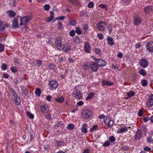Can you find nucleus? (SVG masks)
Returning a JSON list of instances; mask_svg holds the SVG:
<instances>
[{
    "label": "nucleus",
    "instance_id": "28",
    "mask_svg": "<svg viewBox=\"0 0 153 153\" xmlns=\"http://www.w3.org/2000/svg\"><path fill=\"white\" fill-rule=\"evenodd\" d=\"M64 100V98L62 97H59L55 98V100L58 102L62 103L63 102Z\"/></svg>",
    "mask_w": 153,
    "mask_h": 153
},
{
    "label": "nucleus",
    "instance_id": "3",
    "mask_svg": "<svg viewBox=\"0 0 153 153\" xmlns=\"http://www.w3.org/2000/svg\"><path fill=\"white\" fill-rule=\"evenodd\" d=\"M55 45L58 50L61 51L62 49V39L59 36L57 37L55 40Z\"/></svg>",
    "mask_w": 153,
    "mask_h": 153
},
{
    "label": "nucleus",
    "instance_id": "57",
    "mask_svg": "<svg viewBox=\"0 0 153 153\" xmlns=\"http://www.w3.org/2000/svg\"><path fill=\"white\" fill-rule=\"evenodd\" d=\"M4 50V46L3 45L0 44V52H2Z\"/></svg>",
    "mask_w": 153,
    "mask_h": 153
},
{
    "label": "nucleus",
    "instance_id": "10",
    "mask_svg": "<svg viewBox=\"0 0 153 153\" xmlns=\"http://www.w3.org/2000/svg\"><path fill=\"white\" fill-rule=\"evenodd\" d=\"M84 49L85 52L89 53L91 51V47L88 42H85L84 45Z\"/></svg>",
    "mask_w": 153,
    "mask_h": 153
},
{
    "label": "nucleus",
    "instance_id": "64",
    "mask_svg": "<svg viewBox=\"0 0 153 153\" xmlns=\"http://www.w3.org/2000/svg\"><path fill=\"white\" fill-rule=\"evenodd\" d=\"M123 56V55L121 53H119L117 55V57L118 58H122Z\"/></svg>",
    "mask_w": 153,
    "mask_h": 153
},
{
    "label": "nucleus",
    "instance_id": "8",
    "mask_svg": "<svg viewBox=\"0 0 153 153\" xmlns=\"http://www.w3.org/2000/svg\"><path fill=\"white\" fill-rule=\"evenodd\" d=\"M104 123L108 127H111L114 123V121L110 119L106 118L104 119Z\"/></svg>",
    "mask_w": 153,
    "mask_h": 153
},
{
    "label": "nucleus",
    "instance_id": "60",
    "mask_svg": "<svg viewBox=\"0 0 153 153\" xmlns=\"http://www.w3.org/2000/svg\"><path fill=\"white\" fill-rule=\"evenodd\" d=\"M60 125V123L59 122H58L55 125L54 127L55 128H56V127H59Z\"/></svg>",
    "mask_w": 153,
    "mask_h": 153
},
{
    "label": "nucleus",
    "instance_id": "12",
    "mask_svg": "<svg viewBox=\"0 0 153 153\" xmlns=\"http://www.w3.org/2000/svg\"><path fill=\"white\" fill-rule=\"evenodd\" d=\"M62 49L64 52L67 53L71 50V47L68 43L66 42L64 44L63 47L62 48Z\"/></svg>",
    "mask_w": 153,
    "mask_h": 153
},
{
    "label": "nucleus",
    "instance_id": "25",
    "mask_svg": "<svg viewBox=\"0 0 153 153\" xmlns=\"http://www.w3.org/2000/svg\"><path fill=\"white\" fill-rule=\"evenodd\" d=\"M102 83L104 85H106L108 86H111L113 85V82L106 80H103L102 81Z\"/></svg>",
    "mask_w": 153,
    "mask_h": 153
},
{
    "label": "nucleus",
    "instance_id": "16",
    "mask_svg": "<svg viewBox=\"0 0 153 153\" xmlns=\"http://www.w3.org/2000/svg\"><path fill=\"white\" fill-rule=\"evenodd\" d=\"M140 65L143 68H146L148 65V61L146 59H142L140 61Z\"/></svg>",
    "mask_w": 153,
    "mask_h": 153
},
{
    "label": "nucleus",
    "instance_id": "51",
    "mask_svg": "<svg viewBox=\"0 0 153 153\" xmlns=\"http://www.w3.org/2000/svg\"><path fill=\"white\" fill-rule=\"evenodd\" d=\"M58 28L60 29H62L63 28L62 24L61 22H59L58 23Z\"/></svg>",
    "mask_w": 153,
    "mask_h": 153
},
{
    "label": "nucleus",
    "instance_id": "56",
    "mask_svg": "<svg viewBox=\"0 0 153 153\" xmlns=\"http://www.w3.org/2000/svg\"><path fill=\"white\" fill-rule=\"evenodd\" d=\"M69 23L71 25L74 26L76 24V22L74 20H72L70 21Z\"/></svg>",
    "mask_w": 153,
    "mask_h": 153
},
{
    "label": "nucleus",
    "instance_id": "5",
    "mask_svg": "<svg viewBox=\"0 0 153 153\" xmlns=\"http://www.w3.org/2000/svg\"><path fill=\"white\" fill-rule=\"evenodd\" d=\"M49 87L51 90H54L57 88L58 84V82L56 80H52L49 82Z\"/></svg>",
    "mask_w": 153,
    "mask_h": 153
},
{
    "label": "nucleus",
    "instance_id": "40",
    "mask_svg": "<svg viewBox=\"0 0 153 153\" xmlns=\"http://www.w3.org/2000/svg\"><path fill=\"white\" fill-rule=\"evenodd\" d=\"M141 84L143 86H146L147 85V83L146 80H143L141 81Z\"/></svg>",
    "mask_w": 153,
    "mask_h": 153
},
{
    "label": "nucleus",
    "instance_id": "61",
    "mask_svg": "<svg viewBox=\"0 0 153 153\" xmlns=\"http://www.w3.org/2000/svg\"><path fill=\"white\" fill-rule=\"evenodd\" d=\"M51 96L50 95L48 96L46 98V99L48 101L50 102L51 101Z\"/></svg>",
    "mask_w": 153,
    "mask_h": 153
},
{
    "label": "nucleus",
    "instance_id": "30",
    "mask_svg": "<svg viewBox=\"0 0 153 153\" xmlns=\"http://www.w3.org/2000/svg\"><path fill=\"white\" fill-rule=\"evenodd\" d=\"M71 3L76 5H79L80 2L77 0H68Z\"/></svg>",
    "mask_w": 153,
    "mask_h": 153
},
{
    "label": "nucleus",
    "instance_id": "54",
    "mask_svg": "<svg viewBox=\"0 0 153 153\" xmlns=\"http://www.w3.org/2000/svg\"><path fill=\"white\" fill-rule=\"evenodd\" d=\"M70 35L72 37L74 36L75 34V32L74 30H72L70 32Z\"/></svg>",
    "mask_w": 153,
    "mask_h": 153
},
{
    "label": "nucleus",
    "instance_id": "9",
    "mask_svg": "<svg viewBox=\"0 0 153 153\" xmlns=\"http://www.w3.org/2000/svg\"><path fill=\"white\" fill-rule=\"evenodd\" d=\"M89 67L93 71H96L98 70V65L94 62H92L90 63Z\"/></svg>",
    "mask_w": 153,
    "mask_h": 153
},
{
    "label": "nucleus",
    "instance_id": "26",
    "mask_svg": "<svg viewBox=\"0 0 153 153\" xmlns=\"http://www.w3.org/2000/svg\"><path fill=\"white\" fill-rule=\"evenodd\" d=\"M50 16L48 18L47 20V21L48 22H50L53 19V16L54 15V13L53 11H51L50 12Z\"/></svg>",
    "mask_w": 153,
    "mask_h": 153
},
{
    "label": "nucleus",
    "instance_id": "47",
    "mask_svg": "<svg viewBox=\"0 0 153 153\" xmlns=\"http://www.w3.org/2000/svg\"><path fill=\"white\" fill-rule=\"evenodd\" d=\"M99 7H100L102 9L105 8V9L106 10H107V8L106 5L104 4H100L99 6Z\"/></svg>",
    "mask_w": 153,
    "mask_h": 153
},
{
    "label": "nucleus",
    "instance_id": "46",
    "mask_svg": "<svg viewBox=\"0 0 153 153\" xmlns=\"http://www.w3.org/2000/svg\"><path fill=\"white\" fill-rule=\"evenodd\" d=\"M65 16H61L56 18V20H63L65 19Z\"/></svg>",
    "mask_w": 153,
    "mask_h": 153
},
{
    "label": "nucleus",
    "instance_id": "7",
    "mask_svg": "<svg viewBox=\"0 0 153 153\" xmlns=\"http://www.w3.org/2000/svg\"><path fill=\"white\" fill-rule=\"evenodd\" d=\"M92 114V112L88 109H85L82 112V117L84 118L89 117Z\"/></svg>",
    "mask_w": 153,
    "mask_h": 153
},
{
    "label": "nucleus",
    "instance_id": "18",
    "mask_svg": "<svg viewBox=\"0 0 153 153\" xmlns=\"http://www.w3.org/2000/svg\"><path fill=\"white\" fill-rule=\"evenodd\" d=\"M134 25H138L141 22V19L139 17H135L134 19Z\"/></svg>",
    "mask_w": 153,
    "mask_h": 153
},
{
    "label": "nucleus",
    "instance_id": "23",
    "mask_svg": "<svg viewBox=\"0 0 153 153\" xmlns=\"http://www.w3.org/2000/svg\"><path fill=\"white\" fill-rule=\"evenodd\" d=\"M42 63V61L38 59L34 61L33 62L34 65L38 67H39L41 66Z\"/></svg>",
    "mask_w": 153,
    "mask_h": 153
},
{
    "label": "nucleus",
    "instance_id": "22",
    "mask_svg": "<svg viewBox=\"0 0 153 153\" xmlns=\"http://www.w3.org/2000/svg\"><path fill=\"white\" fill-rule=\"evenodd\" d=\"M88 126L87 124L86 123H85L83 124L82 126V127L81 128V130L83 133H86L87 132V127Z\"/></svg>",
    "mask_w": 153,
    "mask_h": 153
},
{
    "label": "nucleus",
    "instance_id": "14",
    "mask_svg": "<svg viewBox=\"0 0 153 153\" xmlns=\"http://www.w3.org/2000/svg\"><path fill=\"white\" fill-rule=\"evenodd\" d=\"M147 50L149 52H153V42L151 41L148 42L146 45Z\"/></svg>",
    "mask_w": 153,
    "mask_h": 153
},
{
    "label": "nucleus",
    "instance_id": "58",
    "mask_svg": "<svg viewBox=\"0 0 153 153\" xmlns=\"http://www.w3.org/2000/svg\"><path fill=\"white\" fill-rule=\"evenodd\" d=\"M97 36L100 39H102L103 38V36L102 34H99L97 35Z\"/></svg>",
    "mask_w": 153,
    "mask_h": 153
},
{
    "label": "nucleus",
    "instance_id": "11",
    "mask_svg": "<svg viewBox=\"0 0 153 153\" xmlns=\"http://www.w3.org/2000/svg\"><path fill=\"white\" fill-rule=\"evenodd\" d=\"M147 106L149 108L151 107L153 105V94L149 96L146 103Z\"/></svg>",
    "mask_w": 153,
    "mask_h": 153
},
{
    "label": "nucleus",
    "instance_id": "15",
    "mask_svg": "<svg viewBox=\"0 0 153 153\" xmlns=\"http://www.w3.org/2000/svg\"><path fill=\"white\" fill-rule=\"evenodd\" d=\"M142 136V134L140 130L139 129L137 130L136 134L134 136V139L138 140L140 139Z\"/></svg>",
    "mask_w": 153,
    "mask_h": 153
},
{
    "label": "nucleus",
    "instance_id": "44",
    "mask_svg": "<svg viewBox=\"0 0 153 153\" xmlns=\"http://www.w3.org/2000/svg\"><path fill=\"white\" fill-rule=\"evenodd\" d=\"M97 126L96 125H95L92 126L90 129V131L92 132L94 130L97 129Z\"/></svg>",
    "mask_w": 153,
    "mask_h": 153
},
{
    "label": "nucleus",
    "instance_id": "33",
    "mask_svg": "<svg viewBox=\"0 0 153 153\" xmlns=\"http://www.w3.org/2000/svg\"><path fill=\"white\" fill-rule=\"evenodd\" d=\"M74 126L73 124L70 123L68 124L67 128L68 130H72L74 128Z\"/></svg>",
    "mask_w": 153,
    "mask_h": 153
},
{
    "label": "nucleus",
    "instance_id": "31",
    "mask_svg": "<svg viewBox=\"0 0 153 153\" xmlns=\"http://www.w3.org/2000/svg\"><path fill=\"white\" fill-rule=\"evenodd\" d=\"M73 40L74 42L76 43H79L80 42L79 38L77 36H76L75 37L73 38Z\"/></svg>",
    "mask_w": 153,
    "mask_h": 153
},
{
    "label": "nucleus",
    "instance_id": "50",
    "mask_svg": "<svg viewBox=\"0 0 153 153\" xmlns=\"http://www.w3.org/2000/svg\"><path fill=\"white\" fill-rule=\"evenodd\" d=\"M147 141L148 143H152L153 141V139L152 137H149L147 138Z\"/></svg>",
    "mask_w": 153,
    "mask_h": 153
},
{
    "label": "nucleus",
    "instance_id": "13",
    "mask_svg": "<svg viewBox=\"0 0 153 153\" xmlns=\"http://www.w3.org/2000/svg\"><path fill=\"white\" fill-rule=\"evenodd\" d=\"M128 127L126 126H123L119 128L117 131L118 134H122L126 133L128 131Z\"/></svg>",
    "mask_w": 153,
    "mask_h": 153
},
{
    "label": "nucleus",
    "instance_id": "49",
    "mask_svg": "<svg viewBox=\"0 0 153 153\" xmlns=\"http://www.w3.org/2000/svg\"><path fill=\"white\" fill-rule=\"evenodd\" d=\"M110 144V143L107 140L103 144V145L104 147H107L108 146H109Z\"/></svg>",
    "mask_w": 153,
    "mask_h": 153
},
{
    "label": "nucleus",
    "instance_id": "4",
    "mask_svg": "<svg viewBox=\"0 0 153 153\" xmlns=\"http://www.w3.org/2000/svg\"><path fill=\"white\" fill-rule=\"evenodd\" d=\"M21 22L20 25H26L28 22L31 20L30 17L27 16H25L22 18H20Z\"/></svg>",
    "mask_w": 153,
    "mask_h": 153
},
{
    "label": "nucleus",
    "instance_id": "2",
    "mask_svg": "<svg viewBox=\"0 0 153 153\" xmlns=\"http://www.w3.org/2000/svg\"><path fill=\"white\" fill-rule=\"evenodd\" d=\"M11 92L13 99L14 100L15 104L17 105H19L20 104L21 100L20 97L13 89H11Z\"/></svg>",
    "mask_w": 153,
    "mask_h": 153
},
{
    "label": "nucleus",
    "instance_id": "27",
    "mask_svg": "<svg viewBox=\"0 0 153 153\" xmlns=\"http://www.w3.org/2000/svg\"><path fill=\"white\" fill-rule=\"evenodd\" d=\"M7 13L8 15V16L10 17H13L15 15V12L12 10H9L7 12Z\"/></svg>",
    "mask_w": 153,
    "mask_h": 153
},
{
    "label": "nucleus",
    "instance_id": "34",
    "mask_svg": "<svg viewBox=\"0 0 153 153\" xmlns=\"http://www.w3.org/2000/svg\"><path fill=\"white\" fill-rule=\"evenodd\" d=\"M139 73L143 76H145L146 74V72L145 70L142 69L140 71Z\"/></svg>",
    "mask_w": 153,
    "mask_h": 153
},
{
    "label": "nucleus",
    "instance_id": "37",
    "mask_svg": "<svg viewBox=\"0 0 153 153\" xmlns=\"http://www.w3.org/2000/svg\"><path fill=\"white\" fill-rule=\"evenodd\" d=\"M95 52L97 55H100L101 53V50L99 48H95L94 49Z\"/></svg>",
    "mask_w": 153,
    "mask_h": 153
},
{
    "label": "nucleus",
    "instance_id": "17",
    "mask_svg": "<svg viewBox=\"0 0 153 153\" xmlns=\"http://www.w3.org/2000/svg\"><path fill=\"white\" fill-rule=\"evenodd\" d=\"M41 111L44 113H47L49 110V107L46 105H42L41 106Z\"/></svg>",
    "mask_w": 153,
    "mask_h": 153
},
{
    "label": "nucleus",
    "instance_id": "52",
    "mask_svg": "<svg viewBox=\"0 0 153 153\" xmlns=\"http://www.w3.org/2000/svg\"><path fill=\"white\" fill-rule=\"evenodd\" d=\"M109 140L111 142H113L115 141V139L114 136H111L109 138Z\"/></svg>",
    "mask_w": 153,
    "mask_h": 153
},
{
    "label": "nucleus",
    "instance_id": "21",
    "mask_svg": "<svg viewBox=\"0 0 153 153\" xmlns=\"http://www.w3.org/2000/svg\"><path fill=\"white\" fill-rule=\"evenodd\" d=\"M153 10L152 7L151 6H149L146 7L144 9V11L147 13H149L152 12Z\"/></svg>",
    "mask_w": 153,
    "mask_h": 153
},
{
    "label": "nucleus",
    "instance_id": "38",
    "mask_svg": "<svg viewBox=\"0 0 153 153\" xmlns=\"http://www.w3.org/2000/svg\"><path fill=\"white\" fill-rule=\"evenodd\" d=\"M49 68L51 70H55L56 69V67L53 64H50L49 65Z\"/></svg>",
    "mask_w": 153,
    "mask_h": 153
},
{
    "label": "nucleus",
    "instance_id": "55",
    "mask_svg": "<svg viewBox=\"0 0 153 153\" xmlns=\"http://www.w3.org/2000/svg\"><path fill=\"white\" fill-rule=\"evenodd\" d=\"M7 68V65L5 63L3 64V65L1 66V68L2 69L5 71L6 70Z\"/></svg>",
    "mask_w": 153,
    "mask_h": 153
},
{
    "label": "nucleus",
    "instance_id": "19",
    "mask_svg": "<svg viewBox=\"0 0 153 153\" xmlns=\"http://www.w3.org/2000/svg\"><path fill=\"white\" fill-rule=\"evenodd\" d=\"M19 25L18 19L17 18H15L12 22V27L14 28H18L19 27Z\"/></svg>",
    "mask_w": 153,
    "mask_h": 153
},
{
    "label": "nucleus",
    "instance_id": "6",
    "mask_svg": "<svg viewBox=\"0 0 153 153\" xmlns=\"http://www.w3.org/2000/svg\"><path fill=\"white\" fill-rule=\"evenodd\" d=\"M106 27V24L103 22H101L97 25V28L100 31L105 30Z\"/></svg>",
    "mask_w": 153,
    "mask_h": 153
},
{
    "label": "nucleus",
    "instance_id": "45",
    "mask_svg": "<svg viewBox=\"0 0 153 153\" xmlns=\"http://www.w3.org/2000/svg\"><path fill=\"white\" fill-rule=\"evenodd\" d=\"M144 151L149 152L151 150V148L147 146H145L143 148Z\"/></svg>",
    "mask_w": 153,
    "mask_h": 153
},
{
    "label": "nucleus",
    "instance_id": "59",
    "mask_svg": "<svg viewBox=\"0 0 153 153\" xmlns=\"http://www.w3.org/2000/svg\"><path fill=\"white\" fill-rule=\"evenodd\" d=\"M143 112L142 110L140 109L139 110V112L138 113V115L140 117H141L142 116Z\"/></svg>",
    "mask_w": 153,
    "mask_h": 153
},
{
    "label": "nucleus",
    "instance_id": "35",
    "mask_svg": "<svg viewBox=\"0 0 153 153\" xmlns=\"http://www.w3.org/2000/svg\"><path fill=\"white\" fill-rule=\"evenodd\" d=\"M26 114L29 118L31 119H33L34 118V116L33 114L31 113L28 111L26 112Z\"/></svg>",
    "mask_w": 153,
    "mask_h": 153
},
{
    "label": "nucleus",
    "instance_id": "20",
    "mask_svg": "<svg viewBox=\"0 0 153 153\" xmlns=\"http://www.w3.org/2000/svg\"><path fill=\"white\" fill-rule=\"evenodd\" d=\"M107 43L111 46H112L114 44L113 38L110 36L107 37Z\"/></svg>",
    "mask_w": 153,
    "mask_h": 153
},
{
    "label": "nucleus",
    "instance_id": "1",
    "mask_svg": "<svg viewBox=\"0 0 153 153\" xmlns=\"http://www.w3.org/2000/svg\"><path fill=\"white\" fill-rule=\"evenodd\" d=\"M79 86H76L72 92L73 96L78 99H81L83 97L82 93L79 89Z\"/></svg>",
    "mask_w": 153,
    "mask_h": 153
},
{
    "label": "nucleus",
    "instance_id": "48",
    "mask_svg": "<svg viewBox=\"0 0 153 153\" xmlns=\"http://www.w3.org/2000/svg\"><path fill=\"white\" fill-rule=\"evenodd\" d=\"M94 4L93 2H90L88 5L89 8H92L94 7Z\"/></svg>",
    "mask_w": 153,
    "mask_h": 153
},
{
    "label": "nucleus",
    "instance_id": "41",
    "mask_svg": "<svg viewBox=\"0 0 153 153\" xmlns=\"http://www.w3.org/2000/svg\"><path fill=\"white\" fill-rule=\"evenodd\" d=\"M89 67V66L86 64L82 66L83 69L85 71H87Z\"/></svg>",
    "mask_w": 153,
    "mask_h": 153
},
{
    "label": "nucleus",
    "instance_id": "32",
    "mask_svg": "<svg viewBox=\"0 0 153 153\" xmlns=\"http://www.w3.org/2000/svg\"><path fill=\"white\" fill-rule=\"evenodd\" d=\"M35 93L37 96L39 97L41 94V91L39 88H37L35 90Z\"/></svg>",
    "mask_w": 153,
    "mask_h": 153
},
{
    "label": "nucleus",
    "instance_id": "36",
    "mask_svg": "<svg viewBox=\"0 0 153 153\" xmlns=\"http://www.w3.org/2000/svg\"><path fill=\"white\" fill-rule=\"evenodd\" d=\"M94 95V92H92L90 93L88 96L86 97V100H89L92 98L93 97V96Z\"/></svg>",
    "mask_w": 153,
    "mask_h": 153
},
{
    "label": "nucleus",
    "instance_id": "62",
    "mask_svg": "<svg viewBox=\"0 0 153 153\" xmlns=\"http://www.w3.org/2000/svg\"><path fill=\"white\" fill-rule=\"evenodd\" d=\"M90 152V150L88 149H86L84 150L83 153H89Z\"/></svg>",
    "mask_w": 153,
    "mask_h": 153
},
{
    "label": "nucleus",
    "instance_id": "24",
    "mask_svg": "<svg viewBox=\"0 0 153 153\" xmlns=\"http://www.w3.org/2000/svg\"><path fill=\"white\" fill-rule=\"evenodd\" d=\"M97 63L98 66L100 67H104L106 65L105 62L101 59H99Z\"/></svg>",
    "mask_w": 153,
    "mask_h": 153
},
{
    "label": "nucleus",
    "instance_id": "29",
    "mask_svg": "<svg viewBox=\"0 0 153 153\" xmlns=\"http://www.w3.org/2000/svg\"><path fill=\"white\" fill-rule=\"evenodd\" d=\"M135 94V93L132 91H131L126 93L127 95L128 98L134 96Z\"/></svg>",
    "mask_w": 153,
    "mask_h": 153
},
{
    "label": "nucleus",
    "instance_id": "42",
    "mask_svg": "<svg viewBox=\"0 0 153 153\" xmlns=\"http://www.w3.org/2000/svg\"><path fill=\"white\" fill-rule=\"evenodd\" d=\"M50 8V6L49 4H46L44 6V9L45 10H48Z\"/></svg>",
    "mask_w": 153,
    "mask_h": 153
},
{
    "label": "nucleus",
    "instance_id": "53",
    "mask_svg": "<svg viewBox=\"0 0 153 153\" xmlns=\"http://www.w3.org/2000/svg\"><path fill=\"white\" fill-rule=\"evenodd\" d=\"M10 70L13 73L16 72L17 71L16 68V67H11L10 68Z\"/></svg>",
    "mask_w": 153,
    "mask_h": 153
},
{
    "label": "nucleus",
    "instance_id": "63",
    "mask_svg": "<svg viewBox=\"0 0 153 153\" xmlns=\"http://www.w3.org/2000/svg\"><path fill=\"white\" fill-rule=\"evenodd\" d=\"M9 75L7 74L4 73L3 75V77L5 78H8Z\"/></svg>",
    "mask_w": 153,
    "mask_h": 153
},
{
    "label": "nucleus",
    "instance_id": "39",
    "mask_svg": "<svg viewBox=\"0 0 153 153\" xmlns=\"http://www.w3.org/2000/svg\"><path fill=\"white\" fill-rule=\"evenodd\" d=\"M75 31L76 33L78 35H80L82 33V31L79 27H77L76 28Z\"/></svg>",
    "mask_w": 153,
    "mask_h": 153
},
{
    "label": "nucleus",
    "instance_id": "43",
    "mask_svg": "<svg viewBox=\"0 0 153 153\" xmlns=\"http://www.w3.org/2000/svg\"><path fill=\"white\" fill-rule=\"evenodd\" d=\"M56 144L57 146H61L63 145V142L62 141H58L56 142Z\"/></svg>",
    "mask_w": 153,
    "mask_h": 153
}]
</instances>
